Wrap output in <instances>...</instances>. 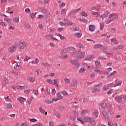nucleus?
I'll use <instances>...</instances> for the list:
<instances>
[{"label":"nucleus","mask_w":126,"mask_h":126,"mask_svg":"<svg viewBox=\"0 0 126 126\" xmlns=\"http://www.w3.org/2000/svg\"><path fill=\"white\" fill-rule=\"evenodd\" d=\"M58 109L59 110H64V107L63 106H60L58 107Z\"/></svg>","instance_id":"0e129e2a"},{"label":"nucleus","mask_w":126,"mask_h":126,"mask_svg":"<svg viewBox=\"0 0 126 126\" xmlns=\"http://www.w3.org/2000/svg\"><path fill=\"white\" fill-rule=\"evenodd\" d=\"M116 82V86H121L122 85V83H123V81L122 80L117 79L115 81Z\"/></svg>","instance_id":"39448f33"},{"label":"nucleus","mask_w":126,"mask_h":126,"mask_svg":"<svg viewBox=\"0 0 126 126\" xmlns=\"http://www.w3.org/2000/svg\"><path fill=\"white\" fill-rule=\"evenodd\" d=\"M108 85H110V87H116V84H115V83H112L111 84H109Z\"/></svg>","instance_id":"8fccbe9b"},{"label":"nucleus","mask_w":126,"mask_h":126,"mask_svg":"<svg viewBox=\"0 0 126 126\" xmlns=\"http://www.w3.org/2000/svg\"><path fill=\"white\" fill-rule=\"evenodd\" d=\"M70 51L74 52V51H75V48L73 47H69L67 48H64L61 50V53L62 54H65L66 53H68V52H70Z\"/></svg>","instance_id":"f257e3e1"},{"label":"nucleus","mask_w":126,"mask_h":126,"mask_svg":"<svg viewBox=\"0 0 126 126\" xmlns=\"http://www.w3.org/2000/svg\"><path fill=\"white\" fill-rule=\"evenodd\" d=\"M103 85V84L102 83H99L98 84L94 85V87H100V86H102Z\"/></svg>","instance_id":"ea45409f"},{"label":"nucleus","mask_w":126,"mask_h":126,"mask_svg":"<svg viewBox=\"0 0 126 126\" xmlns=\"http://www.w3.org/2000/svg\"><path fill=\"white\" fill-rule=\"evenodd\" d=\"M81 14L82 16H84L85 17H87V16H88V14L84 11L82 12Z\"/></svg>","instance_id":"58836bf2"},{"label":"nucleus","mask_w":126,"mask_h":126,"mask_svg":"<svg viewBox=\"0 0 126 126\" xmlns=\"http://www.w3.org/2000/svg\"><path fill=\"white\" fill-rule=\"evenodd\" d=\"M50 126H54V122L53 121H50L49 123Z\"/></svg>","instance_id":"774afa93"},{"label":"nucleus","mask_w":126,"mask_h":126,"mask_svg":"<svg viewBox=\"0 0 126 126\" xmlns=\"http://www.w3.org/2000/svg\"><path fill=\"white\" fill-rule=\"evenodd\" d=\"M89 30L90 31H92V32H93V31L95 30V26L93 25H90L89 26Z\"/></svg>","instance_id":"ddd939ff"},{"label":"nucleus","mask_w":126,"mask_h":126,"mask_svg":"<svg viewBox=\"0 0 126 126\" xmlns=\"http://www.w3.org/2000/svg\"><path fill=\"white\" fill-rule=\"evenodd\" d=\"M20 66H21V63L20 62H18L16 63V66L14 67V69H19V67H20Z\"/></svg>","instance_id":"9b49d317"},{"label":"nucleus","mask_w":126,"mask_h":126,"mask_svg":"<svg viewBox=\"0 0 126 126\" xmlns=\"http://www.w3.org/2000/svg\"><path fill=\"white\" fill-rule=\"evenodd\" d=\"M108 14H109V12L108 11H105L104 13L103 14L104 18L108 17Z\"/></svg>","instance_id":"c756f323"},{"label":"nucleus","mask_w":126,"mask_h":126,"mask_svg":"<svg viewBox=\"0 0 126 126\" xmlns=\"http://www.w3.org/2000/svg\"><path fill=\"white\" fill-rule=\"evenodd\" d=\"M13 21L14 22H17V23H18V22H19V17H16L14 18Z\"/></svg>","instance_id":"a878e982"},{"label":"nucleus","mask_w":126,"mask_h":126,"mask_svg":"<svg viewBox=\"0 0 126 126\" xmlns=\"http://www.w3.org/2000/svg\"><path fill=\"white\" fill-rule=\"evenodd\" d=\"M64 81L65 82H66V83H69L70 80L69 79H67V78H65L64 79Z\"/></svg>","instance_id":"69168bd1"},{"label":"nucleus","mask_w":126,"mask_h":126,"mask_svg":"<svg viewBox=\"0 0 126 126\" xmlns=\"http://www.w3.org/2000/svg\"><path fill=\"white\" fill-rule=\"evenodd\" d=\"M93 9L94 10V11H99L100 8L99 7H95Z\"/></svg>","instance_id":"13d9d810"},{"label":"nucleus","mask_w":126,"mask_h":126,"mask_svg":"<svg viewBox=\"0 0 126 126\" xmlns=\"http://www.w3.org/2000/svg\"><path fill=\"white\" fill-rule=\"evenodd\" d=\"M39 111L40 112V113H42V114H45V115H48V112H45V110H44L43 108H42V107H39Z\"/></svg>","instance_id":"2eb2a0df"},{"label":"nucleus","mask_w":126,"mask_h":126,"mask_svg":"<svg viewBox=\"0 0 126 126\" xmlns=\"http://www.w3.org/2000/svg\"><path fill=\"white\" fill-rule=\"evenodd\" d=\"M72 24H73V23H70V22H69V23H65V25L66 26H70V25H72Z\"/></svg>","instance_id":"680f3d73"},{"label":"nucleus","mask_w":126,"mask_h":126,"mask_svg":"<svg viewBox=\"0 0 126 126\" xmlns=\"http://www.w3.org/2000/svg\"><path fill=\"white\" fill-rule=\"evenodd\" d=\"M49 37H50V38H51V39H53V40H55V41H58V39L54 37V35H53L52 34H49Z\"/></svg>","instance_id":"473e14b6"},{"label":"nucleus","mask_w":126,"mask_h":126,"mask_svg":"<svg viewBox=\"0 0 126 126\" xmlns=\"http://www.w3.org/2000/svg\"><path fill=\"white\" fill-rule=\"evenodd\" d=\"M73 113L74 116H75V118H77L78 117V113L76 112V111H73Z\"/></svg>","instance_id":"c03bdc74"},{"label":"nucleus","mask_w":126,"mask_h":126,"mask_svg":"<svg viewBox=\"0 0 126 126\" xmlns=\"http://www.w3.org/2000/svg\"><path fill=\"white\" fill-rule=\"evenodd\" d=\"M39 63V59L38 58L35 59V61H32V63Z\"/></svg>","instance_id":"7c9ffc66"},{"label":"nucleus","mask_w":126,"mask_h":126,"mask_svg":"<svg viewBox=\"0 0 126 126\" xmlns=\"http://www.w3.org/2000/svg\"><path fill=\"white\" fill-rule=\"evenodd\" d=\"M70 63H72V64H73V65H75L76 63H78V60H72L70 61Z\"/></svg>","instance_id":"aec40b11"},{"label":"nucleus","mask_w":126,"mask_h":126,"mask_svg":"<svg viewBox=\"0 0 126 126\" xmlns=\"http://www.w3.org/2000/svg\"><path fill=\"white\" fill-rule=\"evenodd\" d=\"M30 122H31V123H35V122H37V120L35 118L31 119L30 120Z\"/></svg>","instance_id":"09e8293b"},{"label":"nucleus","mask_w":126,"mask_h":126,"mask_svg":"<svg viewBox=\"0 0 126 126\" xmlns=\"http://www.w3.org/2000/svg\"><path fill=\"white\" fill-rule=\"evenodd\" d=\"M115 100L117 103H122L123 102V96H116L115 98Z\"/></svg>","instance_id":"20e7f679"},{"label":"nucleus","mask_w":126,"mask_h":126,"mask_svg":"<svg viewBox=\"0 0 126 126\" xmlns=\"http://www.w3.org/2000/svg\"><path fill=\"white\" fill-rule=\"evenodd\" d=\"M17 89H20L21 90H24V86H17Z\"/></svg>","instance_id":"79ce46f5"},{"label":"nucleus","mask_w":126,"mask_h":126,"mask_svg":"<svg viewBox=\"0 0 126 126\" xmlns=\"http://www.w3.org/2000/svg\"><path fill=\"white\" fill-rule=\"evenodd\" d=\"M66 13V12L65 11V9H63L62 11H61V14L62 15H64Z\"/></svg>","instance_id":"a18cd8bd"},{"label":"nucleus","mask_w":126,"mask_h":126,"mask_svg":"<svg viewBox=\"0 0 126 126\" xmlns=\"http://www.w3.org/2000/svg\"><path fill=\"white\" fill-rule=\"evenodd\" d=\"M106 108H107V109H108L107 112L109 114H112V113H113V112H112V111H111V104L110 103H106Z\"/></svg>","instance_id":"0eeeda50"},{"label":"nucleus","mask_w":126,"mask_h":126,"mask_svg":"<svg viewBox=\"0 0 126 126\" xmlns=\"http://www.w3.org/2000/svg\"><path fill=\"white\" fill-rule=\"evenodd\" d=\"M54 83L53 84V85H56L57 87H59V80H58V79H54Z\"/></svg>","instance_id":"5701e85b"},{"label":"nucleus","mask_w":126,"mask_h":126,"mask_svg":"<svg viewBox=\"0 0 126 126\" xmlns=\"http://www.w3.org/2000/svg\"><path fill=\"white\" fill-rule=\"evenodd\" d=\"M90 124L92 126H95L96 125V122L94 120H91Z\"/></svg>","instance_id":"49530a36"},{"label":"nucleus","mask_w":126,"mask_h":126,"mask_svg":"<svg viewBox=\"0 0 126 126\" xmlns=\"http://www.w3.org/2000/svg\"><path fill=\"white\" fill-rule=\"evenodd\" d=\"M94 58H95V56H94V55H92V56L89 55L87 57V58L86 59V61L87 60L88 61H91V59H94Z\"/></svg>","instance_id":"f3484780"},{"label":"nucleus","mask_w":126,"mask_h":126,"mask_svg":"<svg viewBox=\"0 0 126 126\" xmlns=\"http://www.w3.org/2000/svg\"><path fill=\"white\" fill-rule=\"evenodd\" d=\"M25 28H27V29H29L30 28V25L26 24L25 25Z\"/></svg>","instance_id":"338daca9"},{"label":"nucleus","mask_w":126,"mask_h":126,"mask_svg":"<svg viewBox=\"0 0 126 126\" xmlns=\"http://www.w3.org/2000/svg\"><path fill=\"white\" fill-rule=\"evenodd\" d=\"M30 59H31V57H28V56H26V58L24 59V61L25 62H26L27 61H29V60H30Z\"/></svg>","instance_id":"5fc2aeb1"},{"label":"nucleus","mask_w":126,"mask_h":126,"mask_svg":"<svg viewBox=\"0 0 126 126\" xmlns=\"http://www.w3.org/2000/svg\"><path fill=\"white\" fill-rule=\"evenodd\" d=\"M124 46L123 45H118L117 46L113 47V50H120V49H123Z\"/></svg>","instance_id":"9d476101"},{"label":"nucleus","mask_w":126,"mask_h":126,"mask_svg":"<svg viewBox=\"0 0 126 126\" xmlns=\"http://www.w3.org/2000/svg\"><path fill=\"white\" fill-rule=\"evenodd\" d=\"M111 41L114 43V44H119V41H117V39L116 38H112Z\"/></svg>","instance_id":"cd10ccee"},{"label":"nucleus","mask_w":126,"mask_h":126,"mask_svg":"<svg viewBox=\"0 0 126 126\" xmlns=\"http://www.w3.org/2000/svg\"><path fill=\"white\" fill-rule=\"evenodd\" d=\"M63 96H61L60 97H58V98H53L52 102H54V101L56 102V101H59V100H61V99H63Z\"/></svg>","instance_id":"4be33fe9"},{"label":"nucleus","mask_w":126,"mask_h":126,"mask_svg":"<svg viewBox=\"0 0 126 126\" xmlns=\"http://www.w3.org/2000/svg\"><path fill=\"white\" fill-rule=\"evenodd\" d=\"M100 62H98V61H96L95 62V64L96 65L95 68L97 69H98V68L99 67V65H100Z\"/></svg>","instance_id":"412c9836"},{"label":"nucleus","mask_w":126,"mask_h":126,"mask_svg":"<svg viewBox=\"0 0 126 126\" xmlns=\"http://www.w3.org/2000/svg\"><path fill=\"white\" fill-rule=\"evenodd\" d=\"M92 120V119H91V118H88L86 117L84 118V121L86 123H91Z\"/></svg>","instance_id":"1a4fd4ad"},{"label":"nucleus","mask_w":126,"mask_h":126,"mask_svg":"<svg viewBox=\"0 0 126 126\" xmlns=\"http://www.w3.org/2000/svg\"><path fill=\"white\" fill-rule=\"evenodd\" d=\"M37 14V12L35 13H31L30 14V16H31V18H34V16Z\"/></svg>","instance_id":"2f4dec72"},{"label":"nucleus","mask_w":126,"mask_h":126,"mask_svg":"<svg viewBox=\"0 0 126 126\" xmlns=\"http://www.w3.org/2000/svg\"><path fill=\"white\" fill-rule=\"evenodd\" d=\"M41 12L42 14L46 15L47 13H48V10L46 9H43L41 10Z\"/></svg>","instance_id":"c85d7f7f"},{"label":"nucleus","mask_w":126,"mask_h":126,"mask_svg":"<svg viewBox=\"0 0 126 126\" xmlns=\"http://www.w3.org/2000/svg\"><path fill=\"white\" fill-rule=\"evenodd\" d=\"M100 107H101L102 109H105L106 108V106H107V103H101L99 104Z\"/></svg>","instance_id":"dca6fc26"},{"label":"nucleus","mask_w":126,"mask_h":126,"mask_svg":"<svg viewBox=\"0 0 126 126\" xmlns=\"http://www.w3.org/2000/svg\"><path fill=\"white\" fill-rule=\"evenodd\" d=\"M109 87H110V85L108 84L107 86H105L103 88V90H108V89H109Z\"/></svg>","instance_id":"72a5a7b5"},{"label":"nucleus","mask_w":126,"mask_h":126,"mask_svg":"<svg viewBox=\"0 0 126 126\" xmlns=\"http://www.w3.org/2000/svg\"><path fill=\"white\" fill-rule=\"evenodd\" d=\"M115 16H116L115 18H111V19L110 20V22H112V21H114V20H115V18H119V16L118 15H116Z\"/></svg>","instance_id":"6e6d98bb"},{"label":"nucleus","mask_w":126,"mask_h":126,"mask_svg":"<svg viewBox=\"0 0 126 126\" xmlns=\"http://www.w3.org/2000/svg\"><path fill=\"white\" fill-rule=\"evenodd\" d=\"M21 126H28V123L27 122H25L21 125Z\"/></svg>","instance_id":"052dcab7"},{"label":"nucleus","mask_w":126,"mask_h":126,"mask_svg":"<svg viewBox=\"0 0 126 126\" xmlns=\"http://www.w3.org/2000/svg\"><path fill=\"white\" fill-rule=\"evenodd\" d=\"M50 17H51V14L50 13L47 14V15L45 16L46 19H48V18H50Z\"/></svg>","instance_id":"4d7b16f0"},{"label":"nucleus","mask_w":126,"mask_h":126,"mask_svg":"<svg viewBox=\"0 0 126 126\" xmlns=\"http://www.w3.org/2000/svg\"><path fill=\"white\" fill-rule=\"evenodd\" d=\"M18 101H19V102H20V103H23V101H26V98L22 97H20L19 98H17Z\"/></svg>","instance_id":"4468645a"},{"label":"nucleus","mask_w":126,"mask_h":126,"mask_svg":"<svg viewBox=\"0 0 126 126\" xmlns=\"http://www.w3.org/2000/svg\"><path fill=\"white\" fill-rule=\"evenodd\" d=\"M86 70V68H84V67H82L79 70V72L80 73H84V72Z\"/></svg>","instance_id":"393cba45"},{"label":"nucleus","mask_w":126,"mask_h":126,"mask_svg":"<svg viewBox=\"0 0 126 126\" xmlns=\"http://www.w3.org/2000/svg\"><path fill=\"white\" fill-rule=\"evenodd\" d=\"M61 93L63 94V95H64V96H67V95H68L67 93H66V92H65V91H62Z\"/></svg>","instance_id":"de8ad7c7"},{"label":"nucleus","mask_w":126,"mask_h":126,"mask_svg":"<svg viewBox=\"0 0 126 126\" xmlns=\"http://www.w3.org/2000/svg\"><path fill=\"white\" fill-rule=\"evenodd\" d=\"M80 65V63H77L75 64V67H76V68H78V67H79V66Z\"/></svg>","instance_id":"864d4df0"},{"label":"nucleus","mask_w":126,"mask_h":126,"mask_svg":"<svg viewBox=\"0 0 126 126\" xmlns=\"http://www.w3.org/2000/svg\"><path fill=\"white\" fill-rule=\"evenodd\" d=\"M41 64H42L43 66H52V64H49L46 63H42Z\"/></svg>","instance_id":"b1692460"},{"label":"nucleus","mask_w":126,"mask_h":126,"mask_svg":"<svg viewBox=\"0 0 126 126\" xmlns=\"http://www.w3.org/2000/svg\"><path fill=\"white\" fill-rule=\"evenodd\" d=\"M80 21H81V22H83V23H86V19H80Z\"/></svg>","instance_id":"e2e57ef3"},{"label":"nucleus","mask_w":126,"mask_h":126,"mask_svg":"<svg viewBox=\"0 0 126 126\" xmlns=\"http://www.w3.org/2000/svg\"><path fill=\"white\" fill-rule=\"evenodd\" d=\"M32 93H34L35 95H38L39 94V93L38 92L37 90H32Z\"/></svg>","instance_id":"4c0bfd02"},{"label":"nucleus","mask_w":126,"mask_h":126,"mask_svg":"<svg viewBox=\"0 0 126 126\" xmlns=\"http://www.w3.org/2000/svg\"><path fill=\"white\" fill-rule=\"evenodd\" d=\"M78 48H79V49H83V47H84V46L83 45V44L82 43H79L77 45Z\"/></svg>","instance_id":"e433bc0d"},{"label":"nucleus","mask_w":126,"mask_h":126,"mask_svg":"<svg viewBox=\"0 0 126 126\" xmlns=\"http://www.w3.org/2000/svg\"><path fill=\"white\" fill-rule=\"evenodd\" d=\"M94 71H95V72H99V73H100V74H103V73H104V74H108V73H109L105 71H100V70H98V69L95 70Z\"/></svg>","instance_id":"f8f14e48"},{"label":"nucleus","mask_w":126,"mask_h":126,"mask_svg":"<svg viewBox=\"0 0 126 126\" xmlns=\"http://www.w3.org/2000/svg\"><path fill=\"white\" fill-rule=\"evenodd\" d=\"M11 72L14 75H18V72H16V71H14V70L12 71Z\"/></svg>","instance_id":"bf43d9fd"},{"label":"nucleus","mask_w":126,"mask_h":126,"mask_svg":"<svg viewBox=\"0 0 126 126\" xmlns=\"http://www.w3.org/2000/svg\"><path fill=\"white\" fill-rule=\"evenodd\" d=\"M98 113H99L98 110H94V112L93 113V115H94V118H97V117H98Z\"/></svg>","instance_id":"a211bd4d"},{"label":"nucleus","mask_w":126,"mask_h":126,"mask_svg":"<svg viewBox=\"0 0 126 126\" xmlns=\"http://www.w3.org/2000/svg\"><path fill=\"white\" fill-rule=\"evenodd\" d=\"M28 80H29V81H30V82H34V81H35V77L33 78H27Z\"/></svg>","instance_id":"bb28decb"},{"label":"nucleus","mask_w":126,"mask_h":126,"mask_svg":"<svg viewBox=\"0 0 126 126\" xmlns=\"http://www.w3.org/2000/svg\"><path fill=\"white\" fill-rule=\"evenodd\" d=\"M84 57H85V53L81 52V50H79L77 54V59L79 60H81L82 59H83Z\"/></svg>","instance_id":"7ed1b4c3"},{"label":"nucleus","mask_w":126,"mask_h":126,"mask_svg":"<svg viewBox=\"0 0 126 126\" xmlns=\"http://www.w3.org/2000/svg\"><path fill=\"white\" fill-rule=\"evenodd\" d=\"M6 108L7 109H12V105H11L10 103H9L6 105Z\"/></svg>","instance_id":"a19ab883"},{"label":"nucleus","mask_w":126,"mask_h":126,"mask_svg":"<svg viewBox=\"0 0 126 126\" xmlns=\"http://www.w3.org/2000/svg\"><path fill=\"white\" fill-rule=\"evenodd\" d=\"M100 30H103V29H104V23L101 22L100 23Z\"/></svg>","instance_id":"37998d69"},{"label":"nucleus","mask_w":126,"mask_h":126,"mask_svg":"<svg viewBox=\"0 0 126 126\" xmlns=\"http://www.w3.org/2000/svg\"><path fill=\"white\" fill-rule=\"evenodd\" d=\"M94 49H99V48H101V44H96L95 45H94Z\"/></svg>","instance_id":"c9c22d12"},{"label":"nucleus","mask_w":126,"mask_h":126,"mask_svg":"<svg viewBox=\"0 0 126 126\" xmlns=\"http://www.w3.org/2000/svg\"><path fill=\"white\" fill-rule=\"evenodd\" d=\"M72 81L73 84H71V86L76 87V86H77V82H78V81L76 79H73Z\"/></svg>","instance_id":"423d86ee"},{"label":"nucleus","mask_w":126,"mask_h":126,"mask_svg":"<svg viewBox=\"0 0 126 126\" xmlns=\"http://www.w3.org/2000/svg\"><path fill=\"white\" fill-rule=\"evenodd\" d=\"M18 47V45L16 44H14L13 45L11 46L8 48V51L10 53H14V52L16 51V49H17Z\"/></svg>","instance_id":"f03ea898"},{"label":"nucleus","mask_w":126,"mask_h":126,"mask_svg":"<svg viewBox=\"0 0 126 126\" xmlns=\"http://www.w3.org/2000/svg\"><path fill=\"white\" fill-rule=\"evenodd\" d=\"M74 37H76L77 36L78 38H81V36H82V33L81 32H78L77 33L74 34Z\"/></svg>","instance_id":"6ab92c4d"},{"label":"nucleus","mask_w":126,"mask_h":126,"mask_svg":"<svg viewBox=\"0 0 126 126\" xmlns=\"http://www.w3.org/2000/svg\"><path fill=\"white\" fill-rule=\"evenodd\" d=\"M102 114L103 116H104L105 120H109V115L108 114V113H107V112H106V111H103L102 112Z\"/></svg>","instance_id":"6e6552de"},{"label":"nucleus","mask_w":126,"mask_h":126,"mask_svg":"<svg viewBox=\"0 0 126 126\" xmlns=\"http://www.w3.org/2000/svg\"><path fill=\"white\" fill-rule=\"evenodd\" d=\"M4 82H5V85H7V84H8L9 83V81L8 79H7V78H4L3 79Z\"/></svg>","instance_id":"f704fd0d"},{"label":"nucleus","mask_w":126,"mask_h":126,"mask_svg":"<svg viewBox=\"0 0 126 126\" xmlns=\"http://www.w3.org/2000/svg\"><path fill=\"white\" fill-rule=\"evenodd\" d=\"M100 49L103 50H107V47L106 46H103L102 45H100Z\"/></svg>","instance_id":"3c124183"},{"label":"nucleus","mask_w":126,"mask_h":126,"mask_svg":"<svg viewBox=\"0 0 126 126\" xmlns=\"http://www.w3.org/2000/svg\"><path fill=\"white\" fill-rule=\"evenodd\" d=\"M55 115L56 116V117H57V118H58V119H61V115H60V114L58 113H55Z\"/></svg>","instance_id":"603ef678"}]
</instances>
